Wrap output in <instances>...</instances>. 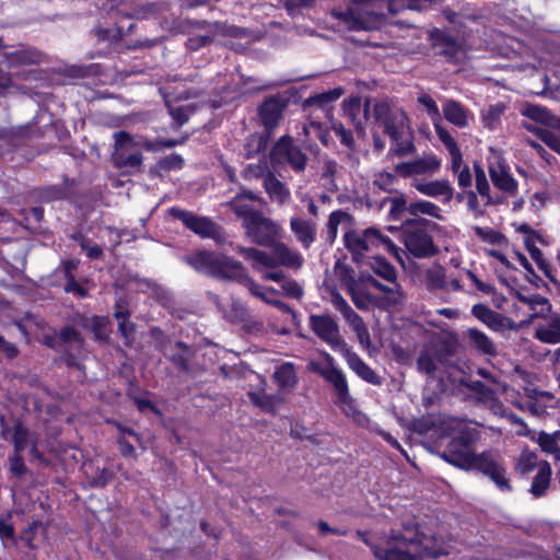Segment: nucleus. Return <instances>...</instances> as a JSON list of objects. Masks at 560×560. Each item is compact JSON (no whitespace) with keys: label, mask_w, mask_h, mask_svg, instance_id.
Instances as JSON below:
<instances>
[{"label":"nucleus","mask_w":560,"mask_h":560,"mask_svg":"<svg viewBox=\"0 0 560 560\" xmlns=\"http://www.w3.org/2000/svg\"><path fill=\"white\" fill-rule=\"evenodd\" d=\"M357 534L378 560H422L423 555L439 557L450 552L448 545L418 526L405 525L401 533L378 541H372L363 532Z\"/></svg>","instance_id":"f257e3e1"},{"label":"nucleus","mask_w":560,"mask_h":560,"mask_svg":"<svg viewBox=\"0 0 560 560\" xmlns=\"http://www.w3.org/2000/svg\"><path fill=\"white\" fill-rule=\"evenodd\" d=\"M478 440V433H463L455 438L440 456L446 463L463 470H477L487 476L502 492H510L512 487L501 454L495 450H486L479 454L472 452L470 444Z\"/></svg>","instance_id":"f03ea898"},{"label":"nucleus","mask_w":560,"mask_h":560,"mask_svg":"<svg viewBox=\"0 0 560 560\" xmlns=\"http://www.w3.org/2000/svg\"><path fill=\"white\" fill-rule=\"evenodd\" d=\"M432 0H349L345 10L334 9L331 16L348 31H372L381 27L386 12L396 14L404 9L423 10Z\"/></svg>","instance_id":"7ed1b4c3"},{"label":"nucleus","mask_w":560,"mask_h":560,"mask_svg":"<svg viewBox=\"0 0 560 560\" xmlns=\"http://www.w3.org/2000/svg\"><path fill=\"white\" fill-rule=\"evenodd\" d=\"M194 269L213 276L219 279L244 282L252 295L260 299L267 304L276 306L284 313H292V310L281 302L277 296L279 292L270 287H261L246 276L241 262L222 254L213 252H198L186 258Z\"/></svg>","instance_id":"20e7f679"},{"label":"nucleus","mask_w":560,"mask_h":560,"mask_svg":"<svg viewBox=\"0 0 560 560\" xmlns=\"http://www.w3.org/2000/svg\"><path fill=\"white\" fill-rule=\"evenodd\" d=\"M114 149L112 152L113 164L117 167H129L138 170L142 165V149L156 151L163 148H172L179 143L177 140L152 142L145 139H136L126 131L114 133Z\"/></svg>","instance_id":"39448f33"},{"label":"nucleus","mask_w":560,"mask_h":560,"mask_svg":"<svg viewBox=\"0 0 560 560\" xmlns=\"http://www.w3.org/2000/svg\"><path fill=\"white\" fill-rule=\"evenodd\" d=\"M307 370L322 376L331 386L336 405L343 411L353 409L354 399L350 394L347 376L328 352H320L319 359H311Z\"/></svg>","instance_id":"423d86ee"},{"label":"nucleus","mask_w":560,"mask_h":560,"mask_svg":"<svg viewBox=\"0 0 560 560\" xmlns=\"http://www.w3.org/2000/svg\"><path fill=\"white\" fill-rule=\"evenodd\" d=\"M343 243L346 248L352 254L353 259L358 262L364 258L368 252L378 247H384L392 253L397 250V247L388 237L380 234V232L373 228L364 231H347L343 235Z\"/></svg>","instance_id":"0eeeda50"},{"label":"nucleus","mask_w":560,"mask_h":560,"mask_svg":"<svg viewBox=\"0 0 560 560\" xmlns=\"http://www.w3.org/2000/svg\"><path fill=\"white\" fill-rule=\"evenodd\" d=\"M373 116L376 121L382 124L385 132L393 141H398L404 138L405 133H408L406 113L397 106H392L388 101H376L373 104Z\"/></svg>","instance_id":"6e6552de"},{"label":"nucleus","mask_w":560,"mask_h":560,"mask_svg":"<svg viewBox=\"0 0 560 560\" xmlns=\"http://www.w3.org/2000/svg\"><path fill=\"white\" fill-rule=\"evenodd\" d=\"M246 235L261 246L270 247L282 237L283 230L279 223L265 217L261 212L252 214L244 223Z\"/></svg>","instance_id":"1a4fd4ad"},{"label":"nucleus","mask_w":560,"mask_h":560,"mask_svg":"<svg viewBox=\"0 0 560 560\" xmlns=\"http://www.w3.org/2000/svg\"><path fill=\"white\" fill-rule=\"evenodd\" d=\"M247 177H264V188L268 194L271 201L278 205H285L291 197L290 189L280 182L272 173L267 172V164L259 162L258 164H250L245 171Z\"/></svg>","instance_id":"9d476101"},{"label":"nucleus","mask_w":560,"mask_h":560,"mask_svg":"<svg viewBox=\"0 0 560 560\" xmlns=\"http://www.w3.org/2000/svg\"><path fill=\"white\" fill-rule=\"evenodd\" d=\"M405 246L417 258L430 257L438 253L431 235L419 223L407 226Z\"/></svg>","instance_id":"9b49d317"},{"label":"nucleus","mask_w":560,"mask_h":560,"mask_svg":"<svg viewBox=\"0 0 560 560\" xmlns=\"http://www.w3.org/2000/svg\"><path fill=\"white\" fill-rule=\"evenodd\" d=\"M270 159L272 163H288L295 172H302L306 165V155L293 145L291 138L282 137L273 145Z\"/></svg>","instance_id":"f8f14e48"},{"label":"nucleus","mask_w":560,"mask_h":560,"mask_svg":"<svg viewBox=\"0 0 560 560\" xmlns=\"http://www.w3.org/2000/svg\"><path fill=\"white\" fill-rule=\"evenodd\" d=\"M330 302L335 306V308L339 311L343 315L346 320L351 325L353 331L358 337L360 345L364 348H370L372 343L370 332L361 316H359L351 308L348 302L337 291L330 292Z\"/></svg>","instance_id":"ddd939ff"},{"label":"nucleus","mask_w":560,"mask_h":560,"mask_svg":"<svg viewBox=\"0 0 560 560\" xmlns=\"http://www.w3.org/2000/svg\"><path fill=\"white\" fill-rule=\"evenodd\" d=\"M314 332L332 349L341 352V347L347 346L340 338L337 323L327 315H314L311 317Z\"/></svg>","instance_id":"4468645a"},{"label":"nucleus","mask_w":560,"mask_h":560,"mask_svg":"<svg viewBox=\"0 0 560 560\" xmlns=\"http://www.w3.org/2000/svg\"><path fill=\"white\" fill-rule=\"evenodd\" d=\"M345 90L342 88H334L329 91L316 94L305 101V108L311 109L315 118H320V114L327 119L332 118V103L337 101Z\"/></svg>","instance_id":"2eb2a0df"},{"label":"nucleus","mask_w":560,"mask_h":560,"mask_svg":"<svg viewBox=\"0 0 560 560\" xmlns=\"http://www.w3.org/2000/svg\"><path fill=\"white\" fill-rule=\"evenodd\" d=\"M170 213L173 218L182 221L186 228L202 237H209L215 233V224L206 217H199L179 208H171Z\"/></svg>","instance_id":"dca6fc26"},{"label":"nucleus","mask_w":560,"mask_h":560,"mask_svg":"<svg viewBox=\"0 0 560 560\" xmlns=\"http://www.w3.org/2000/svg\"><path fill=\"white\" fill-rule=\"evenodd\" d=\"M441 161L433 154L396 165V172L404 177L411 175H432L439 171Z\"/></svg>","instance_id":"f3484780"},{"label":"nucleus","mask_w":560,"mask_h":560,"mask_svg":"<svg viewBox=\"0 0 560 560\" xmlns=\"http://www.w3.org/2000/svg\"><path fill=\"white\" fill-rule=\"evenodd\" d=\"M489 174L493 185L510 195L517 191V182L512 177L508 165L495 156L493 161L489 162Z\"/></svg>","instance_id":"a211bd4d"},{"label":"nucleus","mask_w":560,"mask_h":560,"mask_svg":"<svg viewBox=\"0 0 560 560\" xmlns=\"http://www.w3.org/2000/svg\"><path fill=\"white\" fill-rule=\"evenodd\" d=\"M343 355L349 369L353 371L360 378L372 385H381L382 378L370 368L355 352L351 351L348 346L341 347Z\"/></svg>","instance_id":"6ab92c4d"},{"label":"nucleus","mask_w":560,"mask_h":560,"mask_svg":"<svg viewBox=\"0 0 560 560\" xmlns=\"http://www.w3.org/2000/svg\"><path fill=\"white\" fill-rule=\"evenodd\" d=\"M290 230L304 248H308L316 240V224L312 220L293 215L290 218Z\"/></svg>","instance_id":"aec40b11"},{"label":"nucleus","mask_w":560,"mask_h":560,"mask_svg":"<svg viewBox=\"0 0 560 560\" xmlns=\"http://www.w3.org/2000/svg\"><path fill=\"white\" fill-rule=\"evenodd\" d=\"M412 186L422 195L432 198L442 197L444 201H450L453 197V189L448 180L435 179V180H419L415 179Z\"/></svg>","instance_id":"412c9836"},{"label":"nucleus","mask_w":560,"mask_h":560,"mask_svg":"<svg viewBox=\"0 0 560 560\" xmlns=\"http://www.w3.org/2000/svg\"><path fill=\"white\" fill-rule=\"evenodd\" d=\"M516 298L518 302L526 306L530 312L528 317L529 322L536 317H545L551 311L549 300L538 293L523 294L517 292Z\"/></svg>","instance_id":"4be33fe9"},{"label":"nucleus","mask_w":560,"mask_h":560,"mask_svg":"<svg viewBox=\"0 0 560 560\" xmlns=\"http://www.w3.org/2000/svg\"><path fill=\"white\" fill-rule=\"evenodd\" d=\"M270 248L275 255L277 267L281 265L288 268H300L303 265L302 255L279 240Z\"/></svg>","instance_id":"5701e85b"},{"label":"nucleus","mask_w":560,"mask_h":560,"mask_svg":"<svg viewBox=\"0 0 560 560\" xmlns=\"http://www.w3.org/2000/svg\"><path fill=\"white\" fill-rule=\"evenodd\" d=\"M371 283L378 290L384 292V296L381 301V305L390 311H398L401 308L405 302V294L397 283L394 282L393 287H387L372 279Z\"/></svg>","instance_id":"b1692460"},{"label":"nucleus","mask_w":560,"mask_h":560,"mask_svg":"<svg viewBox=\"0 0 560 560\" xmlns=\"http://www.w3.org/2000/svg\"><path fill=\"white\" fill-rule=\"evenodd\" d=\"M237 250L245 259L250 261L253 268L258 271L277 267L273 254L269 255L254 247H238Z\"/></svg>","instance_id":"393cba45"},{"label":"nucleus","mask_w":560,"mask_h":560,"mask_svg":"<svg viewBox=\"0 0 560 560\" xmlns=\"http://www.w3.org/2000/svg\"><path fill=\"white\" fill-rule=\"evenodd\" d=\"M272 376L278 387L283 392L293 390L299 382L295 365L292 362H285L277 366Z\"/></svg>","instance_id":"a878e982"},{"label":"nucleus","mask_w":560,"mask_h":560,"mask_svg":"<svg viewBox=\"0 0 560 560\" xmlns=\"http://www.w3.org/2000/svg\"><path fill=\"white\" fill-rule=\"evenodd\" d=\"M343 281L353 304L359 310L366 311L374 304L373 296L352 277L345 279Z\"/></svg>","instance_id":"bb28decb"},{"label":"nucleus","mask_w":560,"mask_h":560,"mask_svg":"<svg viewBox=\"0 0 560 560\" xmlns=\"http://www.w3.org/2000/svg\"><path fill=\"white\" fill-rule=\"evenodd\" d=\"M248 397L255 406L269 413L277 412L279 407L283 404V398L280 394L249 392Z\"/></svg>","instance_id":"cd10ccee"},{"label":"nucleus","mask_w":560,"mask_h":560,"mask_svg":"<svg viewBox=\"0 0 560 560\" xmlns=\"http://www.w3.org/2000/svg\"><path fill=\"white\" fill-rule=\"evenodd\" d=\"M281 113V105L276 100H268L259 107V118L267 130H272L278 125Z\"/></svg>","instance_id":"c85d7f7f"},{"label":"nucleus","mask_w":560,"mask_h":560,"mask_svg":"<svg viewBox=\"0 0 560 560\" xmlns=\"http://www.w3.org/2000/svg\"><path fill=\"white\" fill-rule=\"evenodd\" d=\"M471 313L493 330H501L504 328L503 316L483 304L474 305Z\"/></svg>","instance_id":"c756f323"},{"label":"nucleus","mask_w":560,"mask_h":560,"mask_svg":"<svg viewBox=\"0 0 560 560\" xmlns=\"http://www.w3.org/2000/svg\"><path fill=\"white\" fill-rule=\"evenodd\" d=\"M535 337L546 343L560 342V315H553L548 324L539 326Z\"/></svg>","instance_id":"7c9ffc66"},{"label":"nucleus","mask_w":560,"mask_h":560,"mask_svg":"<svg viewBox=\"0 0 560 560\" xmlns=\"http://www.w3.org/2000/svg\"><path fill=\"white\" fill-rule=\"evenodd\" d=\"M474 390L478 395V399L492 410L495 415H502L503 406L497 398L494 389L487 387L480 382L474 384Z\"/></svg>","instance_id":"2f4dec72"},{"label":"nucleus","mask_w":560,"mask_h":560,"mask_svg":"<svg viewBox=\"0 0 560 560\" xmlns=\"http://www.w3.org/2000/svg\"><path fill=\"white\" fill-rule=\"evenodd\" d=\"M443 114L447 121L457 127L462 128L468 125L467 110L455 101H446L443 106Z\"/></svg>","instance_id":"473e14b6"},{"label":"nucleus","mask_w":560,"mask_h":560,"mask_svg":"<svg viewBox=\"0 0 560 560\" xmlns=\"http://www.w3.org/2000/svg\"><path fill=\"white\" fill-rule=\"evenodd\" d=\"M43 56L34 49L15 50L7 55V62L10 67L40 63Z\"/></svg>","instance_id":"72a5a7b5"},{"label":"nucleus","mask_w":560,"mask_h":560,"mask_svg":"<svg viewBox=\"0 0 560 560\" xmlns=\"http://www.w3.org/2000/svg\"><path fill=\"white\" fill-rule=\"evenodd\" d=\"M14 446L18 452L24 451L28 446L31 447L30 452L35 457L40 459L42 455L37 451L36 444L32 439L28 431L21 424L15 425L14 434H13Z\"/></svg>","instance_id":"f704fd0d"},{"label":"nucleus","mask_w":560,"mask_h":560,"mask_svg":"<svg viewBox=\"0 0 560 560\" xmlns=\"http://www.w3.org/2000/svg\"><path fill=\"white\" fill-rule=\"evenodd\" d=\"M551 468L548 463H542L538 467V471L533 480L530 492L534 497H541L550 483Z\"/></svg>","instance_id":"c9c22d12"},{"label":"nucleus","mask_w":560,"mask_h":560,"mask_svg":"<svg viewBox=\"0 0 560 560\" xmlns=\"http://www.w3.org/2000/svg\"><path fill=\"white\" fill-rule=\"evenodd\" d=\"M345 116L351 121L358 132L363 131V122L357 116L361 110V98L359 96H350L342 102Z\"/></svg>","instance_id":"e433bc0d"},{"label":"nucleus","mask_w":560,"mask_h":560,"mask_svg":"<svg viewBox=\"0 0 560 560\" xmlns=\"http://www.w3.org/2000/svg\"><path fill=\"white\" fill-rule=\"evenodd\" d=\"M441 52L451 61L457 63L466 57V47L462 42L445 37L442 42Z\"/></svg>","instance_id":"4c0bfd02"},{"label":"nucleus","mask_w":560,"mask_h":560,"mask_svg":"<svg viewBox=\"0 0 560 560\" xmlns=\"http://www.w3.org/2000/svg\"><path fill=\"white\" fill-rule=\"evenodd\" d=\"M522 114L526 116L527 118L532 119L534 122L533 125L537 126L536 124H541L544 126H553L555 125V117L544 107L538 105H527L523 110Z\"/></svg>","instance_id":"58836bf2"},{"label":"nucleus","mask_w":560,"mask_h":560,"mask_svg":"<svg viewBox=\"0 0 560 560\" xmlns=\"http://www.w3.org/2000/svg\"><path fill=\"white\" fill-rule=\"evenodd\" d=\"M38 533L46 534V526L38 520L32 521L27 527L22 529L19 534V540L23 541L30 549H35V539Z\"/></svg>","instance_id":"ea45409f"},{"label":"nucleus","mask_w":560,"mask_h":560,"mask_svg":"<svg viewBox=\"0 0 560 560\" xmlns=\"http://www.w3.org/2000/svg\"><path fill=\"white\" fill-rule=\"evenodd\" d=\"M350 220H351V215L348 214L347 212H345L342 210L332 211L329 214V218H328V221L326 224L327 241L332 243L337 237L339 225L342 223H346V222H350Z\"/></svg>","instance_id":"a19ab883"},{"label":"nucleus","mask_w":560,"mask_h":560,"mask_svg":"<svg viewBox=\"0 0 560 560\" xmlns=\"http://www.w3.org/2000/svg\"><path fill=\"white\" fill-rule=\"evenodd\" d=\"M468 337L472 345L482 353L494 355L497 353V348L493 341L483 332L477 329H469Z\"/></svg>","instance_id":"79ce46f5"},{"label":"nucleus","mask_w":560,"mask_h":560,"mask_svg":"<svg viewBox=\"0 0 560 560\" xmlns=\"http://www.w3.org/2000/svg\"><path fill=\"white\" fill-rule=\"evenodd\" d=\"M523 126L529 130L538 135V137L552 150L560 153V136L546 129L542 126H535L533 124H523Z\"/></svg>","instance_id":"37998d69"},{"label":"nucleus","mask_w":560,"mask_h":560,"mask_svg":"<svg viewBox=\"0 0 560 560\" xmlns=\"http://www.w3.org/2000/svg\"><path fill=\"white\" fill-rule=\"evenodd\" d=\"M504 110L505 105L503 103L492 104L485 108L481 114L485 127L489 129L497 128L501 121Z\"/></svg>","instance_id":"c03bdc74"},{"label":"nucleus","mask_w":560,"mask_h":560,"mask_svg":"<svg viewBox=\"0 0 560 560\" xmlns=\"http://www.w3.org/2000/svg\"><path fill=\"white\" fill-rule=\"evenodd\" d=\"M438 361L439 357L436 350L432 347L425 348L418 358V369L425 374H433L436 370Z\"/></svg>","instance_id":"a18cd8bd"},{"label":"nucleus","mask_w":560,"mask_h":560,"mask_svg":"<svg viewBox=\"0 0 560 560\" xmlns=\"http://www.w3.org/2000/svg\"><path fill=\"white\" fill-rule=\"evenodd\" d=\"M371 269L383 279L395 282L396 280V270L395 268L386 261L384 258L380 256L372 257L371 261L369 262Z\"/></svg>","instance_id":"49530a36"},{"label":"nucleus","mask_w":560,"mask_h":560,"mask_svg":"<svg viewBox=\"0 0 560 560\" xmlns=\"http://www.w3.org/2000/svg\"><path fill=\"white\" fill-rule=\"evenodd\" d=\"M532 400L528 402V409L536 415L542 413L545 409L551 406L549 402L553 399V395L546 390H534Z\"/></svg>","instance_id":"de8ad7c7"},{"label":"nucleus","mask_w":560,"mask_h":560,"mask_svg":"<svg viewBox=\"0 0 560 560\" xmlns=\"http://www.w3.org/2000/svg\"><path fill=\"white\" fill-rule=\"evenodd\" d=\"M471 230L474 231L475 235L482 242L492 245L506 244V237L497 230L491 228H481L478 225L472 226Z\"/></svg>","instance_id":"09e8293b"},{"label":"nucleus","mask_w":560,"mask_h":560,"mask_svg":"<svg viewBox=\"0 0 560 560\" xmlns=\"http://www.w3.org/2000/svg\"><path fill=\"white\" fill-rule=\"evenodd\" d=\"M407 210L410 214H427L432 218L440 219L441 218V209L431 201L420 200L416 202H411Z\"/></svg>","instance_id":"8fccbe9b"},{"label":"nucleus","mask_w":560,"mask_h":560,"mask_svg":"<svg viewBox=\"0 0 560 560\" xmlns=\"http://www.w3.org/2000/svg\"><path fill=\"white\" fill-rule=\"evenodd\" d=\"M475 177L476 189L483 201V206L490 205L492 202V198L490 196V185L488 183L485 171L479 165H475Z\"/></svg>","instance_id":"3c124183"},{"label":"nucleus","mask_w":560,"mask_h":560,"mask_svg":"<svg viewBox=\"0 0 560 560\" xmlns=\"http://www.w3.org/2000/svg\"><path fill=\"white\" fill-rule=\"evenodd\" d=\"M11 512L0 516V539L4 545H7L8 542L16 545L18 542L14 527L11 523Z\"/></svg>","instance_id":"603ef678"},{"label":"nucleus","mask_w":560,"mask_h":560,"mask_svg":"<svg viewBox=\"0 0 560 560\" xmlns=\"http://www.w3.org/2000/svg\"><path fill=\"white\" fill-rule=\"evenodd\" d=\"M536 466V454L529 450H524L515 464V470L522 475H525L534 470Z\"/></svg>","instance_id":"864d4df0"},{"label":"nucleus","mask_w":560,"mask_h":560,"mask_svg":"<svg viewBox=\"0 0 560 560\" xmlns=\"http://www.w3.org/2000/svg\"><path fill=\"white\" fill-rule=\"evenodd\" d=\"M396 183V176L388 172H378L374 174L372 187L385 192H392Z\"/></svg>","instance_id":"5fc2aeb1"},{"label":"nucleus","mask_w":560,"mask_h":560,"mask_svg":"<svg viewBox=\"0 0 560 560\" xmlns=\"http://www.w3.org/2000/svg\"><path fill=\"white\" fill-rule=\"evenodd\" d=\"M538 443L544 452L553 455L556 459L560 460V447L556 436L548 433H540Z\"/></svg>","instance_id":"6e6d98bb"},{"label":"nucleus","mask_w":560,"mask_h":560,"mask_svg":"<svg viewBox=\"0 0 560 560\" xmlns=\"http://www.w3.org/2000/svg\"><path fill=\"white\" fill-rule=\"evenodd\" d=\"M115 317L118 320V329L120 334L126 341L129 342L135 331L133 324L128 320L129 313L127 311L118 310L115 312Z\"/></svg>","instance_id":"4d7b16f0"},{"label":"nucleus","mask_w":560,"mask_h":560,"mask_svg":"<svg viewBox=\"0 0 560 560\" xmlns=\"http://www.w3.org/2000/svg\"><path fill=\"white\" fill-rule=\"evenodd\" d=\"M330 124L331 130L339 138L341 144L351 149L354 144V139L350 130L346 129L341 122L334 120V118L328 119Z\"/></svg>","instance_id":"13d9d810"},{"label":"nucleus","mask_w":560,"mask_h":560,"mask_svg":"<svg viewBox=\"0 0 560 560\" xmlns=\"http://www.w3.org/2000/svg\"><path fill=\"white\" fill-rule=\"evenodd\" d=\"M536 242L537 241L534 240H527L525 247L528 250L532 259L537 264L538 268L547 275L549 264L544 258L541 250L536 246Z\"/></svg>","instance_id":"bf43d9fd"},{"label":"nucleus","mask_w":560,"mask_h":560,"mask_svg":"<svg viewBox=\"0 0 560 560\" xmlns=\"http://www.w3.org/2000/svg\"><path fill=\"white\" fill-rule=\"evenodd\" d=\"M231 209L238 215L243 218V224L246 223V219L252 214H257L259 211L253 210L249 206L243 203L242 196H236L230 202Z\"/></svg>","instance_id":"052dcab7"},{"label":"nucleus","mask_w":560,"mask_h":560,"mask_svg":"<svg viewBox=\"0 0 560 560\" xmlns=\"http://www.w3.org/2000/svg\"><path fill=\"white\" fill-rule=\"evenodd\" d=\"M418 102L427 109L428 114L433 118L440 117V110L435 101L429 94H421L418 97Z\"/></svg>","instance_id":"680f3d73"},{"label":"nucleus","mask_w":560,"mask_h":560,"mask_svg":"<svg viewBox=\"0 0 560 560\" xmlns=\"http://www.w3.org/2000/svg\"><path fill=\"white\" fill-rule=\"evenodd\" d=\"M168 112L178 126L184 125L190 115V110L186 106H168Z\"/></svg>","instance_id":"e2e57ef3"},{"label":"nucleus","mask_w":560,"mask_h":560,"mask_svg":"<svg viewBox=\"0 0 560 560\" xmlns=\"http://www.w3.org/2000/svg\"><path fill=\"white\" fill-rule=\"evenodd\" d=\"M513 226L516 232L524 234V245L526 244L527 240L542 242V237L527 223H513Z\"/></svg>","instance_id":"0e129e2a"},{"label":"nucleus","mask_w":560,"mask_h":560,"mask_svg":"<svg viewBox=\"0 0 560 560\" xmlns=\"http://www.w3.org/2000/svg\"><path fill=\"white\" fill-rule=\"evenodd\" d=\"M60 336H61V339L66 343H69L70 346H73L75 349H80L81 348L82 340H81L79 334L73 328L66 327L65 329H62Z\"/></svg>","instance_id":"69168bd1"},{"label":"nucleus","mask_w":560,"mask_h":560,"mask_svg":"<svg viewBox=\"0 0 560 560\" xmlns=\"http://www.w3.org/2000/svg\"><path fill=\"white\" fill-rule=\"evenodd\" d=\"M435 130L439 139L443 142L447 151H454V149L458 148L456 141L453 139L450 132L439 124H435Z\"/></svg>","instance_id":"338daca9"},{"label":"nucleus","mask_w":560,"mask_h":560,"mask_svg":"<svg viewBox=\"0 0 560 560\" xmlns=\"http://www.w3.org/2000/svg\"><path fill=\"white\" fill-rule=\"evenodd\" d=\"M183 164L184 160L177 154H172L160 161V166L164 170L180 168Z\"/></svg>","instance_id":"774afa93"}]
</instances>
